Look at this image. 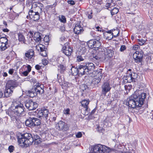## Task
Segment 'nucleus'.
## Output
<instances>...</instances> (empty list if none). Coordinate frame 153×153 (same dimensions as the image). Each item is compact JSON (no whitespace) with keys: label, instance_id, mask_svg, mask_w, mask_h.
<instances>
[{"label":"nucleus","instance_id":"cd10ccee","mask_svg":"<svg viewBox=\"0 0 153 153\" xmlns=\"http://www.w3.org/2000/svg\"><path fill=\"white\" fill-rule=\"evenodd\" d=\"M80 89L83 92L82 93V95L85 94L86 92L88 90L87 86L84 84H82L80 86Z\"/></svg>","mask_w":153,"mask_h":153},{"label":"nucleus","instance_id":"ddd939ff","mask_svg":"<svg viewBox=\"0 0 153 153\" xmlns=\"http://www.w3.org/2000/svg\"><path fill=\"white\" fill-rule=\"evenodd\" d=\"M114 149L112 148L113 150L112 151H117L119 152L120 153H122L123 151H126L127 149L125 146L122 144H120L119 143H117L114 146Z\"/></svg>","mask_w":153,"mask_h":153},{"label":"nucleus","instance_id":"7ed1b4c3","mask_svg":"<svg viewBox=\"0 0 153 153\" xmlns=\"http://www.w3.org/2000/svg\"><path fill=\"white\" fill-rule=\"evenodd\" d=\"M133 98L128 99L126 105L129 107L139 109L143 104L146 96H135Z\"/></svg>","mask_w":153,"mask_h":153},{"label":"nucleus","instance_id":"680f3d73","mask_svg":"<svg viewBox=\"0 0 153 153\" xmlns=\"http://www.w3.org/2000/svg\"><path fill=\"white\" fill-rule=\"evenodd\" d=\"M27 72H28V73H29V72H30L31 70V67L29 65H28L27 66Z\"/></svg>","mask_w":153,"mask_h":153},{"label":"nucleus","instance_id":"a18cd8bd","mask_svg":"<svg viewBox=\"0 0 153 153\" xmlns=\"http://www.w3.org/2000/svg\"><path fill=\"white\" fill-rule=\"evenodd\" d=\"M70 109L68 108L65 110H64V113L65 114H70Z\"/></svg>","mask_w":153,"mask_h":153},{"label":"nucleus","instance_id":"7c9ffc66","mask_svg":"<svg viewBox=\"0 0 153 153\" xmlns=\"http://www.w3.org/2000/svg\"><path fill=\"white\" fill-rule=\"evenodd\" d=\"M120 31L117 29H113L112 34V37L110 39H112L114 38H115L118 36L119 34Z\"/></svg>","mask_w":153,"mask_h":153},{"label":"nucleus","instance_id":"a878e982","mask_svg":"<svg viewBox=\"0 0 153 153\" xmlns=\"http://www.w3.org/2000/svg\"><path fill=\"white\" fill-rule=\"evenodd\" d=\"M86 67L88 69V71L91 70H93L94 69L95 66L92 63L89 62L86 63L85 64Z\"/></svg>","mask_w":153,"mask_h":153},{"label":"nucleus","instance_id":"49530a36","mask_svg":"<svg viewBox=\"0 0 153 153\" xmlns=\"http://www.w3.org/2000/svg\"><path fill=\"white\" fill-rule=\"evenodd\" d=\"M87 51L86 48L85 47L82 48L80 49V52L82 54H84Z\"/></svg>","mask_w":153,"mask_h":153},{"label":"nucleus","instance_id":"6e6552de","mask_svg":"<svg viewBox=\"0 0 153 153\" xmlns=\"http://www.w3.org/2000/svg\"><path fill=\"white\" fill-rule=\"evenodd\" d=\"M39 103V102L37 101L36 102H33L31 100H30L26 102L25 106L29 110H33L37 107Z\"/></svg>","mask_w":153,"mask_h":153},{"label":"nucleus","instance_id":"de8ad7c7","mask_svg":"<svg viewBox=\"0 0 153 153\" xmlns=\"http://www.w3.org/2000/svg\"><path fill=\"white\" fill-rule=\"evenodd\" d=\"M126 48L125 45H122L121 46V47L120 48V51L121 52H123L126 49Z\"/></svg>","mask_w":153,"mask_h":153},{"label":"nucleus","instance_id":"dca6fc26","mask_svg":"<svg viewBox=\"0 0 153 153\" xmlns=\"http://www.w3.org/2000/svg\"><path fill=\"white\" fill-rule=\"evenodd\" d=\"M111 88L108 83L105 82L102 86V94L106 95V93L109 91Z\"/></svg>","mask_w":153,"mask_h":153},{"label":"nucleus","instance_id":"f8f14e48","mask_svg":"<svg viewBox=\"0 0 153 153\" xmlns=\"http://www.w3.org/2000/svg\"><path fill=\"white\" fill-rule=\"evenodd\" d=\"M133 57L136 62L141 64L143 58V54L141 53L136 51L133 54Z\"/></svg>","mask_w":153,"mask_h":153},{"label":"nucleus","instance_id":"3c124183","mask_svg":"<svg viewBox=\"0 0 153 153\" xmlns=\"http://www.w3.org/2000/svg\"><path fill=\"white\" fill-rule=\"evenodd\" d=\"M67 2L69 4H70L72 5L75 4V2L72 0H67Z\"/></svg>","mask_w":153,"mask_h":153},{"label":"nucleus","instance_id":"79ce46f5","mask_svg":"<svg viewBox=\"0 0 153 153\" xmlns=\"http://www.w3.org/2000/svg\"><path fill=\"white\" fill-rule=\"evenodd\" d=\"M125 88L126 91V93H127L128 91L129 92L130 90L131 89L132 86L131 85H126L125 86Z\"/></svg>","mask_w":153,"mask_h":153},{"label":"nucleus","instance_id":"c85d7f7f","mask_svg":"<svg viewBox=\"0 0 153 153\" xmlns=\"http://www.w3.org/2000/svg\"><path fill=\"white\" fill-rule=\"evenodd\" d=\"M33 117L27 119L25 121V123L27 126L29 127H33Z\"/></svg>","mask_w":153,"mask_h":153},{"label":"nucleus","instance_id":"5fc2aeb1","mask_svg":"<svg viewBox=\"0 0 153 153\" xmlns=\"http://www.w3.org/2000/svg\"><path fill=\"white\" fill-rule=\"evenodd\" d=\"M14 70L13 69H10L8 71V73L10 74H12L14 72Z\"/></svg>","mask_w":153,"mask_h":153},{"label":"nucleus","instance_id":"a19ab883","mask_svg":"<svg viewBox=\"0 0 153 153\" xmlns=\"http://www.w3.org/2000/svg\"><path fill=\"white\" fill-rule=\"evenodd\" d=\"M59 20L61 22L63 23H65L66 22V19L65 16L61 15V16L59 17Z\"/></svg>","mask_w":153,"mask_h":153},{"label":"nucleus","instance_id":"473e14b6","mask_svg":"<svg viewBox=\"0 0 153 153\" xmlns=\"http://www.w3.org/2000/svg\"><path fill=\"white\" fill-rule=\"evenodd\" d=\"M36 49L39 51H41L43 50H45V46L44 45L41 44H39L36 46Z\"/></svg>","mask_w":153,"mask_h":153},{"label":"nucleus","instance_id":"bf43d9fd","mask_svg":"<svg viewBox=\"0 0 153 153\" xmlns=\"http://www.w3.org/2000/svg\"><path fill=\"white\" fill-rule=\"evenodd\" d=\"M12 50L11 49H10V50H8L7 53V55H10V53L12 52Z\"/></svg>","mask_w":153,"mask_h":153},{"label":"nucleus","instance_id":"6ab92c4d","mask_svg":"<svg viewBox=\"0 0 153 153\" xmlns=\"http://www.w3.org/2000/svg\"><path fill=\"white\" fill-rule=\"evenodd\" d=\"M44 91L43 89L40 87H38L37 88L35 89L32 91H29V92L30 94H33L34 96L37 95H40L44 93Z\"/></svg>","mask_w":153,"mask_h":153},{"label":"nucleus","instance_id":"aec40b11","mask_svg":"<svg viewBox=\"0 0 153 153\" xmlns=\"http://www.w3.org/2000/svg\"><path fill=\"white\" fill-rule=\"evenodd\" d=\"M34 51L32 49H30L27 51L25 53L24 58L26 60L31 59L34 55Z\"/></svg>","mask_w":153,"mask_h":153},{"label":"nucleus","instance_id":"ea45409f","mask_svg":"<svg viewBox=\"0 0 153 153\" xmlns=\"http://www.w3.org/2000/svg\"><path fill=\"white\" fill-rule=\"evenodd\" d=\"M47 49L45 48V50H43V51H42L40 52V54L42 56L44 57H46L47 56Z\"/></svg>","mask_w":153,"mask_h":153},{"label":"nucleus","instance_id":"5701e85b","mask_svg":"<svg viewBox=\"0 0 153 153\" xmlns=\"http://www.w3.org/2000/svg\"><path fill=\"white\" fill-rule=\"evenodd\" d=\"M83 31L82 27L80 25L76 24L75 25V27L74 29V31L75 34H78L81 33Z\"/></svg>","mask_w":153,"mask_h":153},{"label":"nucleus","instance_id":"0eeeda50","mask_svg":"<svg viewBox=\"0 0 153 153\" xmlns=\"http://www.w3.org/2000/svg\"><path fill=\"white\" fill-rule=\"evenodd\" d=\"M15 82L13 80H9L6 84L4 92V96H9L12 94L13 91L12 89L15 87Z\"/></svg>","mask_w":153,"mask_h":153},{"label":"nucleus","instance_id":"9b49d317","mask_svg":"<svg viewBox=\"0 0 153 153\" xmlns=\"http://www.w3.org/2000/svg\"><path fill=\"white\" fill-rule=\"evenodd\" d=\"M68 44L67 43L65 44L62 48L63 53L68 56H71L73 51V48L70 47Z\"/></svg>","mask_w":153,"mask_h":153},{"label":"nucleus","instance_id":"c03bdc74","mask_svg":"<svg viewBox=\"0 0 153 153\" xmlns=\"http://www.w3.org/2000/svg\"><path fill=\"white\" fill-rule=\"evenodd\" d=\"M14 147L13 146H9L8 150L10 152H12L14 150Z\"/></svg>","mask_w":153,"mask_h":153},{"label":"nucleus","instance_id":"9d476101","mask_svg":"<svg viewBox=\"0 0 153 153\" xmlns=\"http://www.w3.org/2000/svg\"><path fill=\"white\" fill-rule=\"evenodd\" d=\"M25 108L23 105L22 104H18L15 107L14 109V113L18 116L22 115L24 111Z\"/></svg>","mask_w":153,"mask_h":153},{"label":"nucleus","instance_id":"72a5a7b5","mask_svg":"<svg viewBox=\"0 0 153 153\" xmlns=\"http://www.w3.org/2000/svg\"><path fill=\"white\" fill-rule=\"evenodd\" d=\"M71 72L74 76H76L77 74L79 75V71L78 68H76L75 67H72L71 69Z\"/></svg>","mask_w":153,"mask_h":153},{"label":"nucleus","instance_id":"58836bf2","mask_svg":"<svg viewBox=\"0 0 153 153\" xmlns=\"http://www.w3.org/2000/svg\"><path fill=\"white\" fill-rule=\"evenodd\" d=\"M56 61L59 64L62 63L64 61V58L62 56H60L57 58Z\"/></svg>","mask_w":153,"mask_h":153},{"label":"nucleus","instance_id":"bb28decb","mask_svg":"<svg viewBox=\"0 0 153 153\" xmlns=\"http://www.w3.org/2000/svg\"><path fill=\"white\" fill-rule=\"evenodd\" d=\"M90 101L89 100H86L84 99L82 102H80L82 104V106L85 108L86 110H87L88 108V105L89 104Z\"/></svg>","mask_w":153,"mask_h":153},{"label":"nucleus","instance_id":"4c0bfd02","mask_svg":"<svg viewBox=\"0 0 153 153\" xmlns=\"http://www.w3.org/2000/svg\"><path fill=\"white\" fill-rule=\"evenodd\" d=\"M119 12L118 9L116 7L114 8L111 11V14L112 15L116 14Z\"/></svg>","mask_w":153,"mask_h":153},{"label":"nucleus","instance_id":"37998d69","mask_svg":"<svg viewBox=\"0 0 153 153\" xmlns=\"http://www.w3.org/2000/svg\"><path fill=\"white\" fill-rule=\"evenodd\" d=\"M87 13L88 18L89 19H91L92 17V11L90 10L89 12H88Z\"/></svg>","mask_w":153,"mask_h":153},{"label":"nucleus","instance_id":"f03ea898","mask_svg":"<svg viewBox=\"0 0 153 153\" xmlns=\"http://www.w3.org/2000/svg\"><path fill=\"white\" fill-rule=\"evenodd\" d=\"M43 8V5L42 4L39 2L33 3L28 13L30 18L34 21L39 20V13L42 12Z\"/></svg>","mask_w":153,"mask_h":153},{"label":"nucleus","instance_id":"338daca9","mask_svg":"<svg viewBox=\"0 0 153 153\" xmlns=\"http://www.w3.org/2000/svg\"><path fill=\"white\" fill-rule=\"evenodd\" d=\"M96 29L97 30V31H101V29L99 26H97V27H96Z\"/></svg>","mask_w":153,"mask_h":153},{"label":"nucleus","instance_id":"13d9d810","mask_svg":"<svg viewBox=\"0 0 153 153\" xmlns=\"http://www.w3.org/2000/svg\"><path fill=\"white\" fill-rule=\"evenodd\" d=\"M96 3L98 4H101V0H95Z\"/></svg>","mask_w":153,"mask_h":153},{"label":"nucleus","instance_id":"09e8293b","mask_svg":"<svg viewBox=\"0 0 153 153\" xmlns=\"http://www.w3.org/2000/svg\"><path fill=\"white\" fill-rule=\"evenodd\" d=\"M77 60L79 61H81L83 60L82 56H77Z\"/></svg>","mask_w":153,"mask_h":153},{"label":"nucleus","instance_id":"423d86ee","mask_svg":"<svg viewBox=\"0 0 153 153\" xmlns=\"http://www.w3.org/2000/svg\"><path fill=\"white\" fill-rule=\"evenodd\" d=\"M87 44L90 48L94 49L95 50L102 47L101 41L99 38L90 40L88 42Z\"/></svg>","mask_w":153,"mask_h":153},{"label":"nucleus","instance_id":"b1692460","mask_svg":"<svg viewBox=\"0 0 153 153\" xmlns=\"http://www.w3.org/2000/svg\"><path fill=\"white\" fill-rule=\"evenodd\" d=\"M42 35L41 33L38 32L34 33L33 35V39L36 42H40L42 39Z\"/></svg>","mask_w":153,"mask_h":153},{"label":"nucleus","instance_id":"603ef678","mask_svg":"<svg viewBox=\"0 0 153 153\" xmlns=\"http://www.w3.org/2000/svg\"><path fill=\"white\" fill-rule=\"evenodd\" d=\"M82 134L81 132H78L76 135V136L77 138H80L82 137Z\"/></svg>","mask_w":153,"mask_h":153},{"label":"nucleus","instance_id":"2eb2a0df","mask_svg":"<svg viewBox=\"0 0 153 153\" xmlns=\"http://www.w3.org/2000/svg\"><path fill=\"white\" fill-rule=\"evenodd\" d=\"M79 75H81L88 74V69L85 64L80 65L78 67Z\"/></svg>","mask_w":153,"mask_h":153},{"label":"nucleus","instance_id":"f257e3e1","mask_svg":"<svg viewBox=\"0 0 153 153\" xmlns=\"http://www.w3.org/2000/svg\"><path fill=\"white\" fill-rule=\"evenodd\" d=\"M41 139L36 134L33 137L30 133H25L18 137V140L19 145L22 146L27 147L34 142V144H37L41 143Z\"/></svg>","mask_w":153,"mask_h":153},{"label":"nucleus","instance_id":"a211bd4d","mask_svg":"<svg viewBox=\"0 0 153 153\" xmlns=\"http://www.w3.org/2000/svg\"><path fill=\"white\" fill-rule=\"evenodd\" d=\"M134 75L132 76V73L131 72L129 73L128 72L126 76L125 77V79L127 80V82H132L136 78V74L135 73H133Z\"/></svg>","mask_w":153,"mask_h":153},{"label":"nucleus","instance_id":"2f4dec72","mask_svg":"<svg viewBox=\"0 0 153 153\" xmlns=\"http://www.w3.org/2000/svg\"><path fill=\"white\" fill-rule=\"evenodd\" d=\"M33 127L40 125L41 124L40 120L37 118L33 117Z\"/></svg>","mask_w":153,"mask_h":153},{"label":"nucleus","instance_id":"4468645a","mask_svg":"<svg viewBox=\"0 0 153 153\" xmlns=\"http://www.w3.org/2000/svg\"><path fill=\"white\" fill-rule=\"evenodd\" d=\"M97 74L92 80V83L94 84H97L100 81L102 77V74L101 71H96Z\"/></svg>","mask_w":153,"mask_h":153},{"label":"nucleus","instance_id":"69168bd1","mask_svg":"<svg viewBox=\"0 0 153 153\" xmlns=\"http://www.w3.org/2000/svg\"><path fill=\"white\" fill-rule=\"evenodd\" d=\"M3 31L4 32H8L9 31V30L8 29H7V28H5V29H4L3 30Z\"/></svg>","mask_w":153,"mask_h":153},{"label":"nucleus","instance_id":"f704fd0d","mask_svg":"<svg viewBox=\"0 0 153 153\" xmlns=\"http://www.w3.org/2000/svg\"><path fill=\"white\" fill-rule=\"evenodd\" d=\"M42 112L43 114V117H45L46 119V120H47L49 114L48 110L47 109L42 110Z\"/></svg>","mask_w":153,"mask_h":153},{"label":"nucleus","instance_id":"774afa93","mask_svg":"<svg viewBox=\"0 0 153 153\" xmlns=\"http://www.w3.org/2000/svg\"><path fill=\"white\" fill-rule=\"evenodd\" d=\"M151 114H152V115L151 117V119L153 120V111H152V112L151 113Z\"/></svg>","mask_w":153,"mask_h":153},{"label":"nucleus","instance_id":"052dcab7","mask_svg":"<svg viewBox=\"0 0 153 153\" xmlns=\"http://www.w3.org/2000/svg\"><path fill=\"white\" fill-rule=\"evenodd\" d=\"M56 120V117H53V118H51L49 119L50 121H55Z\"/></svg>","mask_w":153,"mask_h":153},{"label":"nucleus","instance_id":"8fccbe9b","mask_svg":"<svg viewBox=\"0 0 153 153\" xmlns=\"http://www.w3.org/2000/svg\"><path fill=\"white\" fill-rule=\"evenodd\" d=\"M28 72H27V71H26L22 72L21 74L23 76H26L28 75Z\"/></svg>","mask_w":153,"mask_h":153},{"label":"nucleus","instance_id":"4be33fe9","mask_svg":"<svg viewBox=\"0 0 153 153\" xmlns=\"http://www.w3.org/2000/svg\"><path fill=\"white\" fill-rule=\"evenodd\" d=\"M149 94L147 91L143 90H137L135 91L134 93V96H146L149 95Z\"/></svg>","mask_w":153,"mask_h":153},{"label":"nucleus","instance_id":"4d7b16f0","mask_svg":"<svg viewBox=\"0 0 153 153\" xmlns=\"http://www.w3.org/2000/svg\"><path fill=\"white\" fill-rule=\"evenodd\" d=\"M139 48V46L138 45H135L132 48L134 50H136L138 49Z\"/></svg>","mask_w":153,"mask_h":153},{"label":"nucleus","instance_id":"6e6d98bb","mask_svg":"<svg viewBox=\"0 0 153 153\" xmlns=\"http://www.w3.org/2000/svg\"><path fill=\"white\" fill-rule=\"evenodd\" d=\"M35 68L37 70H39L41 69V67L38 65H36L35 66Z\"/></svg>","mask_w":153,"mask_h":153},{"label":"nucleus","instance_id":"20e7f679","mask_svg":"<svg viewBox=\"0 0 153 153\" xmlns=\"http://www.w3.org/2000/svg\"><path fill=\"white\" fill-rule=\"evenodd\" d=\"M96 51V53L93 54L91 56L93 60L94 61H105V49L101 47Z\"/></svg>","mask_w":153,"mask_h":153},{"label":"nucleus","instance_id":"864d4df0","mask_svg":"<svg viewBox=\"0 0 153 153\" xmlns=\"http://www.w3.org/2000/svg\"><path fill=\"white\" fill-rule=\"evenodd\" d=\"M146 42V41L143 39H141L140 40V42L139 43V44L140 45H144Z\"/></svg>","mask_w":153,"mask_h":153},{"label":"nucleus","instance_id":"412c9836","mask_svg":"<svg viewBox=\"0 0 153 153\" xmlns=\"http://www.w3.org/2000/svg\"><path fill=\"white\" fill-rule=\"evenodd\" d=\"M105 59L107 58L109 59L112 57L114 54V51L111 49L105 48Z\"/></svg>","mask_w":153,"mask_h":153},{"label":"nucleus","instance_id":"393cba45","mask_svg":"<svg viewBox=\"0 0 153 153\" xmlns=\"http://www.w3.org/2000/svg\"><path fill=\"white\" fill-rule=\"evenodd\" d=\"M42 112V110L37 109L35 111L31 112V114L36 116V117L39 118H41L42 117H43V114Z\"/></svg>","mask_w":153,"mask_h":153},{"label":"nucleus","instance_id":"c756f323","mask_svg":"<svg viewBox=\"0 0 153 153\" xmlns=\"http://www.w3.org/2000/svg\"><path fill=\"white\" fill-rule=\"evenodd\" d=\"M73 85L71 83L69 82H65L62 85V88L65 89L67 90L68 88L72 86Z\"/></svg>","mask_w":153,"mask_h":153},{"label":"nucleus","instance_id":"39448f33","mask_svg":"<svg viewBox=\"0 0 153 153\" xmlns=\"http://www.w3.org/2000/svg\"><path fill=\"white\" fill-rule=\"evenodd\" d=\"M92 149L94 153H107L110 152L113 150V149L100 144L93 146Z\"/></svg>","mask_w":153,"mask_h":153},{"label":"nucleus","instance_id":"0e129e2a","mask_svg":"<svg viewBox=\"0 0 153 153\" xmlns=\"http://www.w3.org/2000/svg\"><path fill=\"white\" fill-rule=\"evenodd\" d=\"M65 37L64 36H62L61 37L60 39L62 41H63L65 40Z\"/></svg>","mask_w":153,"mask_h":153},{"label":"nucleus","instance_id":"e2e57ef3","mask_svg":"<svg viewBox=\"0 0 153 153\" xmlns=\"http://www.w3.org/2000/svg\"><path fill=\"white\" fill-rule=\"evenodd\" d=\"M42 62L44 65H45L48 64V62L47 60H45L44 61H42Z\"/></svg>","mask_w":153,"mask_h":153},{"label":"nucleus","instance_id":"e433bc0d","mask_svg":"<svg viewBox=\"0 0 153 153\" xmlns=\"http://www.w3.org/2000/svg\"><path fill=\"white\" fill-rule=\"evenodd\" d=\"M58 70L60 73H63L65 70L66 67L63 65H59L58 66Z\"/></svg>","mask_w":153,"mask_h":153},{"label":"nucleus","instance_id":"1a4fd4ad","mask_svg":"<svg viewBox=\"0 0 153 153\" xmlns=\"http://www.w3.org/2000/svg\"><path fill=\"white\" fill-rule=\"evenodd\" d=\"M56 127L58 130L63 131H66L69 129L68 125L62 121L58 122L56 125Z\"/></svg>","mask_w":153,"mask_h":153},{"label":"nucleus","instance_id":"f3484780","mask_svg":"<svg viewBox=\"0 0 153 153\" xmlns=\"http://www.w3.org/2000/svg\"><path fill=\"white\" fill-rule=\"evenodd\" d=\"M3 42L2 41L0 42V50L1 51H4L8 48V45H7L8 39L6 38H3Z\"/></svg>","mask_w":153,"mask_h":153},{"label":"nucleus","instance_id":"c9c22d12","mask_svg":"<svg viewBox=\"0 0 153 153\" xmlns=\"http://www.w3.org/2000/svg\"><path fill=\"white\" fill-rule=\"evenodd\" d=\"M18 36L19 41L24 43L25 42V38L22 34L21 33H18Z\"/></svg>","mask_w":153,"mask_h":153}]
</instances>
